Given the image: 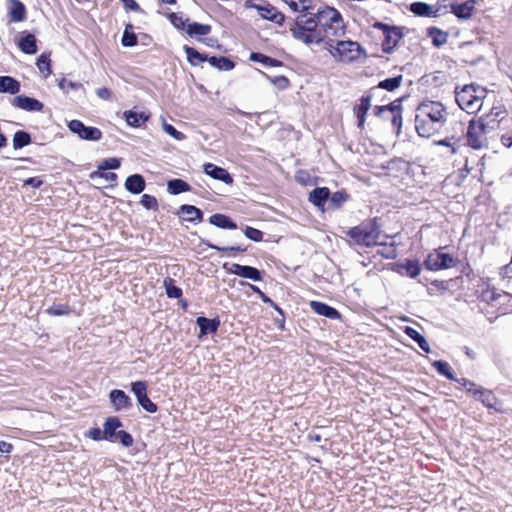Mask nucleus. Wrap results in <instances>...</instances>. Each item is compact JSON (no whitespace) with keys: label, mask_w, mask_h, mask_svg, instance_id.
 <instances>
[{"label":"nucleus","mask_w":512,"mask_h":512,"mask_svg":"<svg viewBox=\"0 0 512 512\" xmlns=\"http://www.w3.org/2000/svg\"><path fill=\"white\" fill-rule=\"evenodd\" d=\"M292 36L306 45L320 44L333 47L345 33L343 18L338 10L320 1L311 15H297L290 25Z\"/></svg>","instance_id":"1"},{"label":"nucleus","mask_w":512,"mask_h":512,"mask_svg":"<svg viewBox=\"0 0 512 512\" xmlns=\"http://www.w3.org/2000/svg\"><path fill=\"white\" fill-rule=\"evenodd\" d=\"M502 114V111L497 110L494 112L492 109L491 114L481 117L479 120H470L467 131V142L473 149H481L488 143L487 134L495 128L496 118Z\"/></svg>","instance_id":"2"},{"label":"nucleus","mask_w":512,"mask_h":512,"mask_svg":"<svg viewBox=\"0 0 512 512\" xmlns=\"http://www.w3.org/2000/svg\"><path fill=\"white\" fill-rule=\"evenodd\" d=\"M485 90L474 85H466L455 91V100L458 106L468 114L478 112L484 101Z\"/></svg>","instance_id":"3"},{"label":"nucleus","mask_w":512,"mask_h":512,"mask_svg":"<svg viewBox=\"0 0 512 512\" xmlns=\"http://www.w3.org/2000/svg\"><path fill=\"white\" fill-rule=\"evenodd\" d=\"M244 7L256 11L260 18L278 26H282L285 22V15L266 0H246Z\"/></svg>","instance_id":"4"},{"label":"nucleus","mask_w":512,"mask_h":512,"mask_svg":"<svg viewBox=\"0 0 512 512\" xmlns=\"http://www.w3.org/2000/svg\"><path fill=\"white\" fill-rule=\"evenodd\" d=\"M325 48L336 60L341 62L355 61L361 57L362 53L361 46L353 41H339L336 39L333 47L326 45Z\"/></svg>","instance_id":"5"},{"label":"nucleus","mask_w":512,"mask_h":512,"mask_svg":"<svg viewBox=\"0 0 512 512\" xmlns=\"http://www.w3.org/2000/svg\"><path fill=\"white\" fill-rule=\"evenodd\" d=\"M450 381H457L461 386H463L466 389L467 392L472 393L487 408L495 409L496 411L501 412V408L498 407L499 401L492 391L483 388H476L475 383L467 381L464 378L461 380H457L454 378L451 372Z\"/></svg>","instance_id":"6"},{"label":"nucleus","mask_w":512,"mask_h":512,"mask_svg":"<svg viewBox=\"0 0 512 512\" xmlns=\"http://www.w3.org/2000/svg\"><path fill=\"white\" fill-rule=\"evenodd\" d=\"M420 111L433 122V125L443 126L446 121V109L440 102L423 103L420 106Z\"/></svg>","instance_id":"7"},{"label":"nucleus","mask_w":512,"mask_h":512,"mask_svg":"<svg viewBox=\"0 0 512 512\" xmlns=\"http://www.w3.org/2000/svg\"><path fill=\"white\" fill-rule=\"evenodd\" d=\"M375 27L381 29L383 32L384 39L382 42V50L385 53H391L402 38L401 31L397 27H390L380 22H377Z\"/></svg>","instance_id":"8"},{"label":"nucleus","mask_w":512,"mask_h":512,"mask_svg":"<svg viewBox=\"0 0 512 512\" xmlns=\"http://www.w3.org/2000/svg\"><path fill=\"white\" fill-rule=\"evenodd\" d=\"M71 132L77 134L81 139L88 141H99L102 138L100 129L92 126H85L80 120H71L68 123Z\"/></svg>","instance_id":"9"},{"label":"nucleus","mask_w":512,"mask_h":512,"mask_svg":"<svg viewBox=\"0 0 512 512\" xmlns=\"http://www.w3.org/2000/svg\"><path fill=\"white\" fill-rule=\"evenodd\" d=\"M131 390L136 396L138 404L148 413H155L157 405L147 395V384L145 381H136L131 385Z\"/></svg>","instance_id":"10"},{"label":"nucleus","mask_w":512,"mask_h":512,"mask_svg":"<svg viewBox=\"0 0 512 512\" xmlns=\"http://www.w3.org/2000/svg\"><path fill=\"white\" fill-rule=\"evenodd\" d=\"M223 268L229 274L237 275L239 277L250 279L253 281H261L262 280L261 272L257 268L252 267V266L240 265L237 263H232V264L225 263L223 265Z\"/></svg>","instance_id":"11"},{"label":"nucleus","mask_w":512,"mask_h":512,"mask_svg":"<svg viewBox=\"0 0 512 512\" xmlns=\"http://www.w3.org/2000/svg\"><path fill=\"white\" fill-rule=\"evenodd\" d=\"M348 236L357 244L371 247L376 244L377 237L372 230H368L363 226L353 227L348 231Z\"/></svg>","instance_id":"12"},{"label":"nucleus","mask_w":512,"mask_h":512,"mask_svg":"<svg viewBox=\"0 0 512 512\" xmlns=\"http://www.w3.org/2000/svg\"><path fill=\"white\" fill-rule=\"evenodd\" d=\"M382 114L391 115V123L394 129L396 130V134L399 135L402 127V115L400 104H396L395 102H393L389 105L377 106L375 108V115L380 116Z\"/></svg>","instance_id":"13"},{"label":"nucleus","mask_w":512,"mask_h":512,"mask_svg":"<svg viewBox=\"0 0 512 512\" xmlns=\"http://www.w3.org/2000/svg\"><path fill=\"white\" fill-rule=\"evenodd\" d=\"M109 399L113 409L117 412L127 411L133 406L131 398L120 389L111 390L109 393Z\"/></svg>","instance_id":"14"},{"label":"nucleus","mask_w":512,"mask_h":512,"mask_svg":"<svg viewBox=\"0 0 512 512\" xmlns=\"http://www.w3.org/2000/svg\"><path fill=\"white\" fill-rule=\"evenodd\" d=\"M288 7L297 12L298 15H311L320 6V0H282Z\"/></svg>","instance_id":"15"},{"label":"nucleus","mask_w":512,"mask_h":512,"mask_svg":"<svg viewBox=\"0 0 512 512\" xmlns=\"http://www.w3.org/2000/svg\"><path fill=\"white\" fill-rule=\"evenodd\" d=\"M424 264L431 271L446 269L448 267V253L443 252V249L436 250L427 256Z\"/></svg>","instance_id":"16"},{"label":"nucleus","mask_w":512,"mask_h":512,"mask_svg":"<svg viewBox=\"0 0 512 512\" xmlns=\"http://www.w3.org/2000/svg\"><path fill=\"white\" fill-rule=\"evenodd\" d=\"M441 9L439 5H429L424 2H414L410 6L412 13L422 17H437L441 15Z\"/></svg>","instance_id":"17"},{"label":"nucleus","mask_w":512,"mask_h":512,"mask_svg":"<svg viewBox=\"0 0 512 512\" xmlns=\"http://www.w3.org/2000/svg\"><path fill=\"white\" fill-rule=\"evenodd\" d=\"M475 0H467L464 3L450 5V12L457 18L466 20L469 19L475 11Z\"/></svg>","instance_id":"18"},{"label":"nucleus","mask_w":512,"mask_h":512,"mask_svg":"<svg viewBox=\"0 0 512 512\" xmlns=\"http://www.w3.org/2000/svg\"><path fill=\"white\" fill-rule=\"evenodd\" d=\"M13 105L26 111H41L43 109V104L40 101L25 95L16 96L13 99Z\"/></svg>","instance_id":"19"},{"label":"nucleus","mask_w":512,"mask_h":512,"mask_svg":"<svg viewBox=\"0 0 512 512\" xmlns=\"http://www.w3.org/2000/svg\"><path fill=\"white\" fill-rule=\"evenodd\" d=\"M204 172L216 180H220L225 184H232L233 178L224 168L218 167L212 163L204 165Z\"/></svg>","instance_id":"20"},{"label":"nucleus","mask_w":512,"mask_h":512,"mask_svg":"<svg viewBox=\"0 0 512 512\" xmlns=\"http://www.w3.org/2000/svg\"><path fill=\"white\" fill-rule=\"evenodd\" d=\"M8 16L11 22H21L26 17V8L19 0H8Z\"/></svg>","instance_id":"21"},{"label":"nucleus","mask_w":512,"mask_h":512,"mask_svg":"<svg viewBox=\"0 0 512 512\" xmlns=\"http://www.w3.org/2000/svg\"><path fill=\"white\" fill-rule=\"evenodd\" d=\"M330 197V190L327 187H317L309 193V201L317 208L323 210L325 203Z\"/></svg>","instance_id":"22"},{"label":"nucleus","mask_w":512,"mask_h":512,"mask_svg":"<svg viewBox=\"0 0 512 512\" xmlns=\"http://www.w3.org/2000/svg\"><path fill=\"white\" fill-rule=\"evenodd\" d=\"M442 126L433 125V122L416 117V130L421 137H431L439 131Z\"/></svg>","instance_id":"23"},{"label":"nucleus","mask_w":512,"mask_h":512,"mask_svg":"<svg viewBox=\"0 0 512 512\" xmlns=\"http://www.w3.org/2000/svg\"><path fill=\"white\" fill-rule=\"evenodd\" d=\"M311 309L318 315L325 316L329 319H339L340 313L333 307L319 301L310 303Z\"/></svg>","instance_id":"24"},{"label":"nucleus","mask_w":512,"mask_h":512,"mask_svg":"<svg viewBox=\"0 0 512 512\" xmlns=\"http://www.w3.org/2000/svg\"><path fill=\"white\" fill-rule=\"evenodd\" d=\"M122 426L121 421L117 417H109L103 425L104 440L114 441L117 436V429Z\"/></svg>","instance_id":"25"},{"label":"nucleus","mask_w":512,"mask_h":512,"mask_svg":"<svg viewBox=\"0 0 512 512\" xmlns=\"http://www.w3.org/2000/svg\"><path fill=\"white\" fill-rule=\"evenodd\" d=\"M125 188L133 194H139L145 189V180L140 174H133L125 181Z\"/></svg>","instance_id":"26"},{"label":"nucleus","mask_w":512,"mask_h":512,"mask_svg":"<svg viewBox=\"0 0 512 512\" xmlns=\"http://www.w3.org/2000/svg\"><path fill=\"white\" fill-rule=\"evenodd\" d=\"M20 83L10 76H0V93L17 94L20 91Z\"/></svg>","instance_id":"27"},{"label":"nucleus","mask_w":512,"mask_h":512,"mask_svg":"<svg viewBox=\"0 0 512 512\" xmlns=\"http://www.w3.org/2000/svg\"><path fill=\"white\" fill-rule=\"evenodd\" d=\"M210 224L222 228V229H236L237 224L231 220L230 217L224 215V214H213L209 218Z\"/></svg>","instance_id":"28"},{"label":"nucleus","mask_w":512,"mask_h":512,"mask_svg":"<svg viewBox=\"0 0 512 512\" xmlns=\"http://www.w3.org/2000/svg\"><path fill=\"white\" fill-rule=\"evenodd\" d=\"M179 212L185 216V220L189 222L201 221L203 212L193 205H182Z\"/></svg>","instance_id":"29"},{"label":"nucleus","mask_w":512,"mask_h":512,"mask_svg":"<svg viewBox=\"0 0 512 512\" xmlns=\"http://www.w3.org/2000/svg\"><path fill=\"white\" fill-rule=\"evenodd\" d=\"M125 120L129 126L132 127H140L143 123L148 120V115L144 112H136V111H125L124 112Z\"/></svg>","instance_id":"30"},{"label":"nucleus","mask_w":512,"mask_h":512,"mask_svg":"<svg viewBox=\"0 0 512 512\" xmlns=\"http://www.w3.org/2000/svg\"><path fill=\"white\" fill-rule=\"evenodd\" d=\"M19 48L26 54L37 52L36 37L33 34H26L19 41Z\"/></svg>","instance_id":"31"},{"label":"nucleus","mask_w":512,"mask_h":512,"mask_svg":"<svg viewBox=\"0 0 512 512\" xmlns=\"http://www.w3.org/2000/svg\"><path fill=\"white\" fill-rule=\"evenodd\" d=\"M197 325L200 328L201 334L215 333L219 327V321L206 317H198Z\"/></svg>","instance_id":"32"},{"label":"nucleus","mask_w":512,"mask_h":512,"mask_svg":"<svg viewBox=\"0 0 512 512\" xmlns=\"http://www.w3.org/2000/svg\"><path fill=\"white\" fill-rule=\"evenodd\" d=\"M404 332L407 336H409L410 338H412L414 341H416L419 345V347L424 351V352H429L430 351V347H429V344L428 342L426 341L425 337L422 336L415 328L413 327H410V326H407L405 327L404 329Z\"/></svg>","instance_id":"33"},{"label":"nucleus","mask_w":512,"mask_h":512,"mask_svg":"<svg viewBox=\"0 0 512 512\" xmlns=\"http://www.w3.org/2000/svg\"><path fill=\"white\" fill-rule=\"evenodd\" d=\"M186 32L189 36H205L211 32V26L207 24H201L197 22H193L187 25Z\"/></svg>","instance_id":"34"},{"label":"nucleus","mask_w":512,"mask_h":512,"mask_svg":"<svg viewBox=\"0 0 512 512\" xmlns=\"http://www.w3.org/2000/svg\"><path fill=\"white\" fill-rule=\"evenodd\" d=\"M167 190L173 195L180 194L190 190V186L187 182L182 179H173L168 181Z\"/></svg>","instance_id":"35"},{"label":"nucleus","mask_w":512,"mask_h":512,"mask_svg":"<svg viewBox=\"0 0 512 512\" xmlns=\"http://www.w3.org/2000/svg\"><path fill=\"white\" fill-rule=\"evenodd\" d=\"M402 80H403L402 75H398V76L392 77V78H387L383 81H380L377 87H374L371 89V92L378 88L385 89L387 91H394L401 85Z\"/></svg>","instance_id":"36"},{"label":"nucleus","mask_w":512,"mask_h":512,"mask_svg":"<svg viewBox=\"0 0 512 512\" xmlns=\"http://www.w3.org/2000/svg\"><path fill=\"white\" fill-rule=\"evenodd\" d=\"M211 66L218 68L219 70L229 71L234 68V63L226 57L212 56L208 59Z\"/></svg>","instance_id":"37"},{"label":"nucleus","mask_w":512,"mask_h":512,"mask_svg":"<svg viewBox=\"0 0 512 512\" xmlns=\"http://www.w3.org/2000/svg\"><path fill=\"white\" fill-rule=\"evenodd\" d=\"M184 51L187 55V60L193 66L209 59L206 55L199 53L196 49L189 46H184Z\"/></svg>","instance_id":"38"},{"label":"nucleus","mask_w":512,"mask_h":512,"mask_svg":"<svg viewBox=\"0 0 512 512\" xmlns=\"http://www.w3.org/2000/svg\"><path fill=\"white\" fill-rule=\"evenodd\" d=\"M163 284L169 298H180L182 296V289L175 285L172 278H165Z\"/></svg>","instance_id":"39"},{"label":"nucleus","mask_w":512,"mask_h":512,"mask_svg":"<svg viewBox=\"0 0 512 512\" xmlns=\"http://www.w3.org/2000/svg\"><path fill=\"white\" fill-rule=\"evenodd\" d=\"M132 30L133 26L131 24L126 25L121 40L122 45L125 47H132L137 44V36Z\"/></svg>","instance_id":"40"},{"label":"nucleus","mask_w":512,"mask_h":512,"mask_svg":"<svg viewBox=\"0 0 512 512\" xmlns=\"http://www.w3.org/2000/svg\"><path fill=\"white\" fill-rule=\"evenodd\" d=\"M31 143V137L27 132L17 131L13 137V147L14 149H20L24 146H27Z\"/></svg>","instance_id":"41"},{"label":"nucleus","mask_w":512,"mask_h":512,"mask_svg":"<svg viewBox=\"0 0 512 512\" xmlns=\"http://www.w3.org/2000/svg\"><path fill=\"white\" fill-rule=\"evenodd\" d=\"M428 35L432 38V42L435 46L439 47L446 43L448 34L435 28H429Z\"/></svg>","instance_id":"42"},{"label":"nucleus","mask_w":512,"mask_h":512,"mask_svg":"<svg viewBox=\"0 0 512 512\" xmlns=\"http://www.w3.org/2000/svg\"><path fill=\"white\" fill-rule=\"evenodd\" d=\"M251 59L254 60V61H257V62H261L264 65L272 66V67H276V66H281L282 65V63L279 60L271 58V57H268V56L263 55L261 53H252L251 54Z\"/></svg>","instance_id":"43"},{"label":"nucleus","mask_w":512,"mask_h":512,"mask_svg":"<svg viewBox=\"0 0 512 512\" xmlns=\"http://www.w3.org/2000/svg\"><path fill=\"white\" fill-rule=\"evenodd\" d=\"M348 199V195L342 191H337L330 194V197L328 201L330 202V205L333 209L339 208L344 202H346Z\"/></svg>","instance_id":"44"},{"label":"nucleus","mask_w":512,"mask_h":512,"mask_svg":"<svg viewBox=\"0 0 512 512\" xmlns=\"http://www.w3.org/2000/svg\"><path fill=\"white\" fill-rule=\"evenodd\" d=\"M371 95L362 96L360 104L356 108V114L366 115L371 107Z\"/></svg>","instance_id":"45"},{"label":"nucleus","mask_w":512,"mask_h":512,"mask_svg":"<svg viewBox=\"0 0 512 512\" xmlns=\"http://www.w3.org/2000/svg\"><path fill=\"white\" fill-rule=\"evenodd\" d=\"M69 312V307L64 304H53L50 308L47 309V313L53 316L67 315Z\"/></svg>","instance_id":"46"},{"label":"nucleus","mask_w":512,"mask_h":512,"mask_svg":"<svg viewBox=\"0 0 512 512\" xmlns=\"http://www.w3.org/2000/svg\"><path fill=\"white\" fill-rule=\"evenodd\" d=\"M105 170H97L90 174L91 179L104 178L107 182H115L117 175L113 172H104Z\"/></svg>","instance_id":"47"},{"label":"nucleus","mask_w":512,"mask_h":512,"mask_svg":"<svg viewBox=\"0 0 512 512\" xmlns=\"http://www.w3.org/2000/svg\"><path fill=\"white\" fill-rule=\"evenodd\" d=\"M162 127L163 130L174 139L178 141L185 139V135L182 132L178 131L173 125L163 122Z\"/></svg>","instance_id":"48"},{"label":"nucleus","mask_w":512,"mask_h":512,"mask_svg":"<svg viewBox=\"0 0 512 512\" xmlns=\"http://www.w3.org/2000/svg\"><path fill=\"white\" fill-rule=\"evenodd\" d=\"M120 167V161L117 158H108L98 165V170H114Z\"/></svg>","instance_id":"49"},{"label":"nucleus","mask_w":512,"mask_h":512,"mask_svg":"<svg viewBox=\"0 0 512 512\" xmlns=\"http://www.w3.org/2000/svg\"><path fill=\"white\" fill-rule=\"evenodd\" d=\"M140 203L146 209H153V210H157L158 209L157 199L154 196H152V195H149V194L142 195Z\"/></svg>","instance_id":"50"},{"label":"nucleus","mask_w":512,"mask_h":512,"mask_svg":"<svg viewBox=\"0 0 512 512\" xmlns=\"http://www.w3.org/2000/svg\"><path fill=\"white\" fill-rule=\"evenodd\" d=\"M244 234L247 238L255 242H260L263 239V232L253 227L247 226L244 230Z\"/></svg>","instance_id":"51"},{"label":"nucleus","mask_w":512,"mask_h":512,"mask_svg":"<svg viewBox=\"0 0 512 512\" xmlns=\"http://www.w3.org/2000/svg\"><path fill=\"white\" fill-rule=\"evenodd\" d=\"M37 67L41 72H47V74L50 73V59L47 55L42 54L37 59Z\"/></svg>","instance_id":"52"},{"label":"nucleus","mask_w":512,"mask_h":512,"mask_svg":"<svg viewBox=\"0 0 512 512\" xmlns=\"http://www.w3.org/2000/svg\"><path fill=\"white\" fill-rule=\"evenodd\" d=\"M116 440H119L125 447H130L133 444L132 436L124 430L117 432V436L115 437L114 441Z\"/></svg>","instance_id":"53"},{"label":"nucleus","mask_w":512,"mask_h":512,"mask_svg":"<svg viewBox=\"0 0 512 512\" xmlns=\"http://www.w3.org/2000/svg\"><path fill=\"white\" fill-rule=\"evenodd\" d=\"M170 21L177 29H184L186 26V20L183 15L179 13H172L170 15Z\"/></svg>","instance_id":"54"},{"label":"nucleus","mask_w":512,"mask_h":512,"mask_svg":"<svg viewBox=\"0 0 512 512\" xmlns=\"http://www.w3.org/2000/svg\"><path fill=\"white\" fill-rule=\"evenodd\" d=\"M207 246L210 247L211 249H214V250H217V251H222V252H244V251H246V248H243V247H240V246H236V247H220V246L209 244V243H207Z\"/></svg>","instance_id":"55"},{"label":"nucleus","mask_w":512,"mask_h":512,"mask_svg":"<svg viewBox=\"0 0 512 512\" xmlns=\"http://www.w3.org/2000/svg\"><path fill=\"white\" fill-rule=\"evenodd\" d=\"M59 87L61 90H63L64 92H69L70 90H73V89H76L78 87V84L76 83H73L72 81L68 80V79H65L63 78L60 82H59Z\"/></svg>","instance_id":"56"},{"label":"nucleus","mask_w":512,"mask_h":512,"mask_svg":"<svg viewBox=\"0 0 512 512\" xmlns=\"http://www.w3.org/2000/svg\"><path fill=\"white\" fill-rule=\"evenodd\" d=\"M87 436L93 439L94 441L104 440L103 431L98 427L90 429L87 433Z\"/></svg>","instance_id":"57"},{"label":"nucleus","mask_w":512,"mask_h":512,"mask_svg":"<svg viewBox=\"0 0 512 512\" xmlns=\"http://www.w3.org/2000/svg\"><path fill=\"white\" fill-rule=\"evenodd\" d=\"M96 95L103 100H110L111 99V91L106 87H101L96 90Z\"/></svg>","instance_id":"58"},{"label":"nucleus","mask_w":512,"mask_h":512,"mask_svg":"<svg viewBox=\"0 0 512 512\" xmlns=\"http://www.w3.org/2000/svg\"><path fill=\"white\" fill-rule=\"evenodd\" d=\"M500 274L503 278L512 279V257L511 261L501 268Z\"/></svg>","instance_id":"59"},{"label":"nucleus","mask_w":512,"mask_h":512,"mask_svg":"<svg viewBox=\"0 0 512 512\" xmlns=\"http://www.w3.org/2000/svg\"><path fill=\"white\" fill-rule=\"evenodd\" d=\"M272 82L280 89H285L289 84L288 79L284 76L275 77Z\"/></svg>","instance_id":"60"},{"label":"nucleus","mask_w":512,"mask_h":512,"mask_svg":"<svg viewBox=\"0 0 512 512\" xmlns=\"http://www.w3.org/2000/svg\"><path fill=\"white\" fill-rule=\"evenodd\" d=\"M43 181L38 177H31L24 181V185L31 186L33 188H39L42 185Z\"/></svg>","instance_id":"61"},{"label":"nucleus","mask_w":512,"mask_h":512,"mask_svg":"<svg viewBox=\"0 0 512 512\" xmlns=\"http://www.w3.org/2000/svg\"><path fill=\"white\" fill-rule=\"evenodd\" d=\"M407 272L408 274L412 277V278H415L419 275L420 273V268L418 266V264H415V263H409L408 266H407Z\"/></svg>","instance_id":"62"},{"label":"nucleus","mask_w":512,"mask_h":512,"mask_svg":"<svg viewBox=\"0 0 512 512\" xmlns=\"http://www.w3.org/2000/svg\"><path fill=\"white\" fill-rule=\"evenodd\" d=\"M434 366L437 368V370L445 375L446 377H448V364L446 362H443V361H436L434 362Z\"/></svg>","instance_id":"63"},{"label":"nucleus","mask_w":512,"mask_h":512,"mask_svg":"<svg viewBox=\"0 0 512 512\" xmlns=\"http://www.w3.org/2000/svg\"><path fill=\"white\" fill-rule=\"evenodd\" d=\"M124 7L133 11H140V6L135 0H120Z\"/></svg>","instance_id":"64"}]
</instances>
